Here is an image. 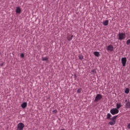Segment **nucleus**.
Instances as JSON below:
<instances>
[{
  "label": "nucleus",
  "mask_w": 130,
  "mask_h": 130,
  "mask_svg": "<svg viewBox=\"0 0 130 130\" xmlns=\"http://www.w3.org/2000/svg\"><path fill=\"white\" fill-rule=\"evenodd\" d=\"M75 78H77V75H75Z\"/></svg>",
  "instance_id": "nucleus-27"
},
{
  "label": "nucleus",
  "mask_w": 130,
  "mask_h": 130,
  "mask_svg": "<svg viewBox=\"0 0 130 130\" xmlns=\"http://www.w3.org/2000/svg\"><path fill=\"white\" fill-rule=\"evenodd\" d=\"M25 127V124L22 122H20L17 124V130H23Z\"/></svg>",
  "instance_id": "nucleus-3"
},
{
  "label": "nucleus",
  "mask_w": 130,
  "mask_h": 130,
  "mask_svg": "<svg viewBox=\"0 0 130 130\" xmlns=\"http://www.w3.org/2000/svg\"><path fill=\"white\" fill-rule=\"evenodd\" d=\"M94 74H96V70L95 69L91 71V75H94Z\"/></svg>",
  "instance_id": "nucleus-17"
},
{
  "label": "nucleus",
  "mask_w": 130,
  "mask_h": 130,
  "mask_svg": "<svg viewBox=\"0 0 130 130\" xmlns=\"http://www.w3.org/2000/svg\"><path fill=\"white\" fill-rule=\"evenodd\" d=\"M118 36L119 40H124V39H125V37H126L125 34L123 32L119 33Z\"/></svg>",
  "instance_id": "nucleus-1"
},
{
  "label": "nucleus",
  "mask_w": 130,
  "mask_h": 130,
  "mask_svg": "<svg viewBox=\"0 0 130 130\" xmlns=\"http://www.w3.org/2000/svg\"><path fill=\"white\" fill-rule=\"evenodd\" d=\"M109 24V21L108 20H105L103 22L104 26H107Z\"/></svg>",
  "instance_id": "nucleus-11"
},
{
  "label": "nucleus",
  "mask_w": 130,
  "mask_h": 130,
  "mask_svg": "<svg viewBox=\"0 0 130 130\" xmlns=\"http://www.w3.org/2000/svg\"><path fill=\"white\" fill-rule=\"evenodd\" d=\"M121 61L122 64V67H125V64H126V57H122Z\"/></svg>",
  "instance_id": "nucleus-5"
},
{
  "label": "nucleus",
  "mask_w": 130,
  "mask_h": 130,
  "mask_svg": "<svg viewBox=\"0 0 130 130\" xmlns=\"http://www.w3.org/2000/svg\"><path fill=\"white\" fill-rule=\"evenodd\" d=\"M73 38H74V35H72L71 37L68 36H67V40H68V41H71Z\"/></svg>",
  "instance_id": "nucleus-13"
},
{
  "label": "nucleus",
  "mask_w": 130,
  "mask_h": 130,
  "mask_svg": "<svg viewBox=\"0 0 130 130\" xmlns=\"http://www.w3.org/2000/svg\"><path fill=\"white\" fill-rule=\"evenodd\" d=\"M126 43L127 45H129V44H130V39H128V40H127Z\"/></svg>",
  "instance_id": "nucleus-22"
},
{
  "label": "nucleus",
  "mask_w": 130,
  "mask_h": 130,
  "mask_svg": "<svg viewBox=\"0 0 130 130\" xmlns=\"http://www.w3.org/2000/svg\"><path fill=\"white\" fill-rule=\"evenodd\" d=\"M110 112L112 115H115L119 112V110L116 108H113L110 110Z\"/></svg>",
  "instance_id": "nucleus-2"
},
{
  "label": "nucleus",
  "mask_w": 130,
  "mask_h": 130,
  "mask_svg": "<svg viewBox=\"0 0 130 130\" xmlns=\"http://www.w3.org/2000/svg\"><path fill=\"white\" fill-rule=\"evenodd\" d=\"M1 67H3V66H4V62H2V63L1 64Z\"/></svg>",
  "instance_id": "nucleus-26"
},
{
  "label": "nucleus",
  "mask_w": 130,
  "mask_h": 130,
  "mask_svg": "<svg viewBox=\"0 0 130 130\" xmlns=\"http://www.w3.org/2000/svg\"><path fill=\"white\" fill-rule=\"evenodd\" d=\"M20 56L21 57H24V56H25V55L24 54V53H21L20 54Z\"/></svg>",
  "instance_id": "nucleus-23"
},
{
  "label": "nucleus",
  "mask_w": 130,
  "mask_h": 130,
  "mask_svg": "<svg viewBox=\"0 0 130 130\" xmlns=\"http://www.w3.org/2000/svg\"><path fill=\"white\" fill-rule=\"evenodd\" d=\"M102 99V95L100 94H98L94 99L95 102H98V101H100Z\"/></svg>",
  "instance_id": "nucleus-4"
},
{
  "label": "nucleus",
  "mask_w": 130,
  "mask_h": 130,
  "mask_svg": "<svg viewBox=\"0 0 130 130\" xmlns=\"http://www.w3.org/2000/svg\"><path fill=\"white\" fill-rule=\"evenodd\" d=\"M127 127L129 129L130 128V123L128 124Z\"/></svg>",
  "instance_id": "nucleus-25"
},
{
  "label": "nucleus",
  "mask_w": 130,
  "mask_h": 130,
  "mask_svg": "<svg viewBox=\"0 0 130 130\" xmlns=\"http://www.w3.org/2000/svg\"><path fill=\"white\" fill-rule=\"evenodd\" d=\"M115 123H116V121H111L109 122V124H110V125H114Z\"/></svg>",
  "instance_id": "nucleus-14"
},
{
  "label": "nucleus",
  "mask_w": 130,
  "mask_h": 130,
  "mask_svg": "<svg viewBox=\"0 0 130 130\" xmlns=\"http://www.w3.org/2000/svg\"><path fill=\"white\" fill-rule=\"evenodd\" d=\"M27 102H23L21 104V107L23 109H25V108H26V107H27Z\"/></svg>",
  "instance_id": "nucleus-8"
},
{
  "label": "nucleus",
  "mask_w": 130,
  "mask_h": 130,
  "mask_svg": "<svg viewBox=\"0 0 130 130\" xmlns=\"http://www.w3.org/2000/svg\"><path fill=\"white\" fill-rule=\"evenodd\" d=\"M125 94H128V93H129V89H128V88H126L125 89Z\"/></svg>",
  "instance_id": "nucleus-18"
},
{
  "label": "nucleus",
  "mask_w": 130,
  "mask_h": 130,
  "mask_svg": "<svg viewBox=\"0 0 130 130\" xmlns=\"http://www.w3.org/2000/svg\"><path fill=\"white\" fill-rule=\"evenodd\" d=\"M42 60H43V61H46L48 60V58H47V57H43Z\"/></svg>",
  "instance_id": "nucleus-19"
},
{
  "label": "nucleus",
  "mask_w": 130,
  "mask_h": 130,
  "mask_svg": "<svg viewBox=\"0 0 130 130\" xmlns=\"http://www.w3.org/2000/svg\"><path fill=\"white\" fill-rule=\"evenodd\" d=\"M125 108H130V102L129 101H127V100H125Z\"/></svg>",
  "instance_id": "nucleus-7"
},
{
  "label": "nucleus",
  "mask_w": 130,
  "mask_h": 130,
  "mask_svg": "<svg viewBox=\"0 0 130 130\" xmlns=\"http://www.w3.org/2000/svg\"><path fill=\"white\" fill-rule=\"evenodd\" d=\"M111 116H112L110 113H108L107 116H106V118L107 119H111Z\"/></svg>",
  "instance_id": "nucleus-16"
},
{
  "label": "nucleus",
  "mask_w": 130,
  "mask_h": 130,
  "mask_svg": "<svg viewBox=\"0 0 130 130\" xmlns=\"http://www.w3.org/2000/svg\"><path fill=\"white\" fill-rule=\"evenodd\" d=\"M77 93H80L81 92V89H79L77 90Z\"/></svg>",
  "instance_id": "nucleus-24"
},
{
  "label": "nucleus",
  "mask_w": 130,
  "mask_h": 130,
  "mask_svg": "<svg viewBox=\"0 0 130 130\" xmlns=\"http://www.w3.org/2000/svg\"><path fill=\"white\" fill-rule=\"evenodd\" d=\"M53 114H55V113H57V110L55 109L52 111Z\"/></svg>",
  "instance_id": "nucleus-21"
},
{
  "label": "nucleus",
  "mask_w": 130,
  "mask_h": 130,
  "mask_svg": "<svg viewBox=\"0 0 130 130\" xmlns=\"http://www.w3.org/2000/svg\"><path fill=\"white\" fill-rule=\"evenodd\" d=\"M93 54L95 56H96V57L100 56V53L99 52L95 51L93 52Z\"/></svg>",
  "instance_id": "nucleus-10"
},
{
  "label": "nucleus",
  "mask_w": 130,
  "mask_h": 130,
  "mask_svg": "<svg viewBox=\"0 0 130 130\" xmlns=\"http://www.w3.org/2000/svg\"><path fill=\"white\" fill-rule=\"evenodd\" d=\"M118 116V115L113 116L112 118H111V119H110V120H112V121H116V118H117Z\"/></svg>",
  "instance_id": "nucleus-9"
},
{
  "label": "nucleus",
  "mask_w": 130,
  "mask_h": 130,
  "mask_svg": "<svg viewBox=\"0 0 130 130\" xmlns=\"http://www.w3.org/2000/svg\"><path fill=\"white\" fill-rule=\"evenodd\" d=\"M60 130H66V129L63 128V129H61Z\"/></svg>",
  "instance_id": "nucleus-28"
},
{
  "label": "nucleus",
  "mask_w": 130,
  "mask_h": 130,
  "mask_svg": "<svg viewBox=\"0 0 130 130\" xmlns=\"http://www.w3.org/2000/svg\"><path fill=\"white\" fill-rule=\"evenodd\" d=\"M16 13H17V14H21V8H20V7L16 8Z\"/></svg>",
  "instance_id": "nucleus-12"
},
{
  "label": "nucleus",
  "mask_w": 130,
  "mask_h": 130,
  "mask_svg": "<svg viewBox=\"0 0 130 130\" xmlns=\"http://www.w3.org/2000/svg\"><path fill=\"white\" fill-rule=\"evenodd\" d=\"M79 58L80 59V60H82V59H84V56L80 55L79 56Z\"/></svg>",
  "instance_id": "nucleus-20"
},
{
  "label": "nucleus",
  "mask_w": 130,
  "mask_h": 130,
  "mask_svg": "<svg viewBox=\"0 0 130 130\" xmlns=\"http://www.w3.org/2000/svg\"><path fill=\"white\" fill-rule=\"evenodd\" d=\"M121 107V104L120 103H117L116 104V109H119Z\"/></svg>",
  "instance_id": "nucleus-15"
},
{
  "label": "nucleus",
  "mask_w": 130,
  "mask_h": 130,
  "mask_svg": "<svg viewBox=\"0 0 130 130\" xmlns=\"http://www.w3.org/2000/svg\"><path fill=\"white\" fill-rule=\"evenodd\" d=\"M107 50L108 51H113V46L112 45H110L107 47Z\"/></svg>",
  "instance_id": "nucleus-6"
}]
</instances>
